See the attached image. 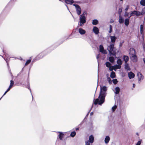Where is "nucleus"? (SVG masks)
<instances>
[{
	"label": "nucleus",
	"instance_id": "nucleus-1",
	"mask_svg": "<svg viewBox=\"0 0 145 145\" xmlns=\"http://www.w3.org/2000/svg\"><path fill=\"white\" fill-rule=\"evenodd\" d=\"M107 90V88L106 86H104L102 87H101L99 96L97 98L93 101V103L95 105H97L98 104L100 105L104 102L105 97L107 94L106 91Z\"/></svg>",
	"mask_w": 145,
	"mask_h": 145
},
{
	"label": "nucleus",
	"instance_id": "nucleus-2",
	"mask_svg": "<svg viewBox=\"0 0 145 145\" xmlns=\"http://www.w3.org/2000/svg\"><path fill=\"white\" fill-rule=\"evenodd\" d=\"M114 44H112L108 46L107 50L109 51V54L110 56L113 55L116 57V51L114 50Z\"/></svg>",
	"mask_w": 145,
	"mask_h": 145
},
{
	"label": "nucleus",
	"instance_id": "nucleus-3",
	"mask_svg": "<svg viewBox=\"0 0 145 145\" xmlns=\"http://www.w3.org/2000/svg\"><path fill=\"white\" fill-rule=\"evenodd\" d=\"M130 54L131 55L130 57L131 60L133 62L137 61V57L135 53V51L133 48L131 49Z\"/></svg>",
	"mask_w": 145,
	"mask_h": 145
},
{
	"label": "nucleus",
	"instance_id": "nucleus-4",
	"mask_svg": "<svg viewBox=\"0 0 145 145\" xmlns=\"http://www.w3.org/2000/svg\"><path fill=\"white\" fill-rule=\"evenodd\" d=\"M80 24H79V25L82 26L86 23V19L85 16L83 14L80 15Z\"/></svg>",
	"mask_w": 145,
	"mask_h": 145
},
{
	"label": "nucleus",
	"instance_id": "nucleus-5",
	"mask_svg": "<svg viewBox=\"0 0 145 145\" xmlns=\"http://www.w3.org/2000/svg\"><path fill=\"white\" fill-rule=\"evenodd\" d=\"M73 5L75 7L78 15H79L81 13V9L79 6L78 5L75 4H73Z\"/></svg>",
	"mask_w": 145,
	"mask_h": 145
},
{
	"label": "nucleus",
	"instance_id": "nucleus-6",
	"mask_svg": "<svg viewBox=\"0 0 145 145\" xmlns=\"http://www.w3.org/2000/svg\"><path fill=\"white\" fill-rule=\"evenodd\" d=\"M142 15V13L138 11H133L131 12V13L130 14V15L129 17V18L134 15H135L137 16H139Z\"/></svg>",
	"mask_w": 145,
	"mask_h": 145
},
{
	"label": "nucleus",
	"instance_id": "nucleus-7",
	"mask_svg": "<svg viewBox=\"0 0 145 145\" xmlns=\"http://www.w3.org/2000/svg\"><path fill=\"white\" fill-rule=\"evenodd\" d=\"M45 52H43L39 54L36 57V59L37 60H39L45 56L44 54Z\"/></svg>",
	"mask_w": 145,
	"mask_h": 145
},
{
	"label": "nucleus",
	"instance_id": "nucleus-8",
	"mask_svg": "<svg viewBox=\"0 0 145 145\" xmlns=\"http://www.w3.org/2000/svg\"><path fill=\"white\" fill-rule=\"evenodd\" d=\"M137 76L138 77V79L139 81L142 80L143 78V76L142 75V74L140 72L137 73Z\"/></svg>",
	"mask_w": 145,
	"mask_h": 145
},
{
	"label": "nucleus",
	"instance_id": "nucleus-9",
	"mask_svg": "<svg viewBox=\"0 0 145 145\" xmlns=\"http://www.w3.org/2000/svg\"><path fill=\"white\" fill-rule=\"evenodd\" d=\"M110 56L109 57V61L111 62V63H113L114 61L115 58L116 57H116H115L114 56Z\"/></svg>",
	"mask_w": 145,
	"mask_h": 145
},
{
	"label": "nucleus",
	"instance_id": "nucleus-10",
	"mask_svg": "<svg viewBox=\"0 0 145 145\" xmlns=\"http://www.w3.org/2000/svg\"><path fill=\"white\" fill-rule=\"evenodd\" d=\"M128 76L129 78L130 79H131L134 77L135 75L132 72H130L128 73Z\"/></svg>",
	"mask_w": 145,
	"mask_h": 145
},
{
	"label": "nucleus",
	"instance_id": "nucleus-11",
	"mask_svg": "<svg viewBox=\"0 0 145 145\" xmlns=\"http://www.w3.org/2000/svg\"><path fill=\"white\" fill-rule=\"evenodd\" d=\"M144 29V28L143 25H140V33L142 35L143 39H144V34L143 32V31Z\"/></svg>",
	"mask_w": 145,
	"mask_h": 145
},
{
	"label": "nucleus",
	"instance_id": "nucleus-12",
	"mask_svg": "<svg viewBox=\"0 0 145 145\" xmlns=\"http://www.w3.org/2000/svg\"><path fill=\"white\" fill-rule=\"evenodd\" d=\"M93 31L96 35L98 34L99 33V29L98 28L95 26L93 27Z\"/></svg>",
	"mask_w": 145,
	"mask_h": 145
},
{
	"label": "nucleus",
	"instance_id": "nucleus-13",
	"mask_svg": "<svg viewBox=\"0 0 145 145\" xmlns=\"http://www.w3.org/2000/svg\"><path fill=\"white\" fill-rule=\"evenodd\" d=\"M78 32L81 35L84 34L86 33V31L82 28H80L78 29Z\"/></svg>",
	"mask_w": 145,
	"mask_h": 145
},
{
	"label": "nucleus",
	"instance_id": "nucleus-14",
	"mask_svg": "<svg viewBox=\"0 0 145 145\" xmlns=\"http://www.w3.org/2000/svg\"><path fill=\"white\" fill-rule=\"evenodd\" d=\"M58 133H59V135L58 136L60 140H62V139L63 138V136L64 135V133H63L61 132H58Z\"/></svg>",
	"mask_w": 145,
	"mask_h": 145
},
{
	"label": "nucleus",
	"instance_id": "nucleus-15",
	"mask_svg": "<svg viewBox=\"0 0 145 145\" xmlns=\"http://www.w3.org/2000/svg\"><path fill=\"white\" fill-rule=\"evenodd\" d=\"M94 137L92 135H91L89 137V140L88 141L91 144L94 142Z\"/></svg>",
	"mask_w": 145,
	"mask_h": 145
},
{
	"label": "nucleus",
	"instance_id": "nucleus-16",
	"mask_svg": "<svg viewBox=\"0 0 145 145\" xmlns=\"http://www.w3.org/2000/svg\"><path fill=\"white\" fill-rule=\"evenodd\" d=\"M0 56H2V57H3L4 59L6 61L7 63V65H8V62L9 60V59L10 58V57H9L8 55L7 54H5V56H6L5 58H4L1 55H0Z\"/></svg>",
	"mask_w": 145,
	"mask_h": 145
},
{
	"label": "nucleus",
	"instance_id": "nucleus-17",
	"mask_svg": "<svg viewBox=\"0 0 145 145\" xmlns=\"http://www.w3.org/2000/svg\"><path fill=\"white\" fill-rule=\"evenodd\" d=\"M110 38L111 42L112 43L115 42L116 39H117L116 37L115 36H110Z\"/></svg>",
	"mask_w": 145,
	"mask_h": 145
},
{
	"label": "nucleus",
	"instance_id": "nucleus-18",
	"mask_svg": "<svg viewBox=\"0 0 145 145\" xmlns=\"http://www.w3.org/2000/svg\"><path fill=\"white\" fill-rule=\"evenodd\" d=\"M110 138L108 136H106L105 139V142L106 144H108L110 140Z\"/></svg>",
	"mask_w": 145,
	"mask_h": 145
},
{
	"label": "nucleus",
	"instance_id": "nucleus-19",
	"mask_svg": "<svg viewBox=\"0 0 145 145\" xmlns=\"http://www.w3.org/2000/svg\"><path fill=\"white\" fill-rule=\"evenodd\" d=\"M123 59L125 63H127L129 59V57L128 56L124 55L123 56Z\"/></svg>",
	"mask_w": 145,
	"mask_h": 145
},
{
	"label": "nucleus",
	"instance_id": "nucleus-20",
	"mask_svg": "<svg viewBox=\"0 0 145 145\" xmlns=\"http://www.w3.org/2000/svg\"><path fill=\"white\" fill-rule=\"evenodd\" d=\"M65 1L67 4H72L74 2L73 0H65Z\"/></svg>",
	"mask_w": 145,
	"mask_h": 145
},
{
	"label": "nucleus",
	"instance_id": "nucleus-21",
	"mask_svg": "<svg viewBox=\"0 0 145 145\" xmlns=\"http://www.w3.org/2000/svg\"><path fill=\"white\" fill-rule=\"evenodd\" d=\"M129 18H126L125 20V24L127 26L129 24Z\"/></svg>",
	"mask_w": 145,
	"mask_h": 145
},
{
	"label": "nucleus",
	"instance_id": "nucleus-22",
	"mask_svg": "<svg viewBox=\"0 0 145 145\" xmlns=\"http://www.w3.org/2000/svg\"><path fill=\"white\" fill-rule=\"evenodd\" d=\"M115 93L116 94H118L120 91V88L118 87H116L115 88Z\"/></svg>",
	"mask_w": 145,
	"mask_h": 145
},
{
	"label": "nucleus",
	"instance_id": "nucleus-23",
	"mask_svg": "<svg viewBox=\"0 0 145 145\" xmlns=\"http://www.w3.org/2000/svg\"><path fill=\"white\" fill-rule=\"evenodd\" d=\"M116 75L115 72L114 71H112L110 74V77L112 78H114L115 77Z\"/></svg>",
	"mask_w": 145,
	"mask_h": 145
},
{
	"label": "nucleus",
	"instance_id": "nucleus-24",
	"mask_svg": "<svg viewBox=\"0 0 145 145\" xmlns=\"http://www.w3.org/2000/svg\"><path fill=\"white\" fill-rule=\"evenodd\" d=\"M119 22L120 24H122L124 22V19L121 17V15L119 16Z\"/></svg>",
	"mask_w": 145,
	"mask_h": 145
},
{
	"label": "nucleus",
	"instance_id": "nucleus-25",
	"mask_svg": "<svg viewBox=\"0 0 145 145\" xmlns=\"http://www.w3.org/2000/svg\"><path fill=\"white\" fill-rule=\"evenodd\" d=\"M125 68L127 71L130 70V68L127 64H126L125 65Z\"/></svg>",
	"mask_w": 145,
	"mask_h": 145
},
{
	"label": "nucleus",
	"instance_id": "nucleus-26",
	"mask_svg": "<svg viewBox=\"0 0 145 145\" xmlns=\"http://www.w3.org/2000/svg\"><path fill=\"white\" fill-rule=\"evenodd\" d=\"M98 23V21L96 19H95L93 20L92 24L96 25Z\"/></svg>",
	"mask_w": 145,
	"mask_h": 145
},
{
	"label": "nucleus",
	"instance_id": "nucleus-27",
	"mask_svg": "<svg viewBox=\"0 0 145 145\" xmlns=\"http://www.w3.org/2000/svg\"><path fill=\"white\" fill-rule=\"evenodd\" d=\"M117 63L118 65L121 66L122 64V62L120 59H118L117 61Z\"/></svg>",
	"mask_w": 145,
	"mask_h": 145
},
{
	"label": "nucleus",
	"instance_id": "nucleus-28",
	"mask_svg": "<svg viewBox=\"0 0 145 145\" xmlns=\"http://www.w3.org/2000/svg\"><path fill=\"white\" fill-rule=\"evenodd\" d=\"M121 67V66L119 65H116L114 66V68L116 69H120Z\"/></svg>",
	"mask_w": 145,
	"mask_h": 145
},
{
	"label": "nucleus",
	"instance_id": "nucleus-29",
	"mask_svg": "<svg viewBox=\"0 0 145 145\" xmlns=\"http://www.w3.org/2000/svg\"><path fill=\"white\" fill-rule=\"evenodd\" d=\"M105 65L106 67H109L111 65V64L109 62H106L105 63Z\"/></svg>",
	"mask_w": 145,
	"mask_h": 145
},
{
	"label": "nucleus",
	"instance_id": "nucleus-30",
	"mask_svg": "<svg viewBox=\"0 0 145 145\" xmlns=\"http://www.w3.org/2000/svg\"><path fill=\"white\" fill-rule=\"evenodd\" d=\"M140 4L143 6H145V0H141L140 1Z\"/></svg>",
	"mask_w": 145,
	"mask_h": 145
},
{
	"label": "nucleus",
	"instance_id": "nucleus-31",
	"mask_svg": "<svg viewBox=\"0 0 145 145\" xmlns=\"http://www.w3.org/2000/svg\"><path fill=\"white\" fill-rule=\"evenodd\" d=\"M76 132L75 131H73L71 132L70 134V136L72 137H74L76 135Z\"/></svg>",
	"mask_w": 145,
	"mask_h": 145
},
{
	"label": "nucleus",
	"instance_id": "nucleus-32",
	"mask_svg": "<svg viewBox=\"0 0 145 145\" xmlns=\"http://www.w3.org/2000/svg\"><path fill=\"white\" fill-rule=\"evenodd\" d=\"M10 82V83L9 87L12 88L14 84V82L12 80H11Z\"/></svg>",
	"mask_w": 145,
	"mask_h": 145
},
{
	"label": "nucleus",
	"instance_id": "nucleus-33",
	"mask_svg": "<svg viewBox=\"0 0 145 145\" xmlns=\"http://www.w3.org/2000/svg\"><path fill=\"white\" fill-rule=\"evenodd\" d=\"M99 51L101 52L102 51H103L104 49V47L103 45H101L99 46Z\"/></svg>",
	"mask_w": 145,
	"mask_h": 145
},
{
	"label": "nucleus",
	"instance_id": "nucleus-34",
	"mask_svg": "<svg viewBox=\"0 0 145 145\" xmlns=\"http://www.w3.org/2000/svg\"><path fill=\"white\" fill-rule=\"evenodd\" d=\"M31 59H29L28 60H27L26 62L25 63V65H28L29 64L30 62H31Z\"/></svg>",
	"mask_w": 145,
	"mask_h": 145
},
{
	"label": "nucleus",
	"instance_id": "nucleus-35",
	"mask_svg": "<svg viewBox=\"0 0 145 145\" xmlns=\"http://www.w3.org/2000/svg\"><path fill=\"white\" fill-rule=\"evenodd\" d=\"M112 82L114 84H116L118 82L117 79H113L112 80Z\"/></svg>",
	"mask_w": 145,
	"mask_h": 145
},
{
	"label": "nucleus",
	"instance_id": "nucleus-36",
	"mask_svg": "<svg viewBox=\"0 0 145 145\" xmlns=\"http://www.w3.org/2000/svg\"><path fill=\"white\" fill-rule=\"evenodd\" d=\"M117 107V106L116 105H115L114 106H113L112 108V110L113 111V112H114L115 111L116 109V108Z\"/></svg>",
	"mask_w": 145,
	"mask_h": 145
},
{
	"label": "nucleus",
	"instance_id": "nucleus-37",
	"mask_svg": "<svg viewBox=\"0 0 145 145\" xmlns=\"http://www.w3.org/2000/svg\"><path fill=\"white\" fill-rule=\"evenodd\" d=\"M101 52L104 54H107V52L106 50L104 49L103 51H102Z\"/></svg>",
	"mask_w": 145,
	"mask_h": 145
},
{
	"label": "nucleus",
	"instance_id": "nucleus-38",
	"mask_svg": "<svg viewBox=\"0 0 145 145\" xmlns=\"http://www.w3.org/2000/svg\"><path fill=\"white\" fill-rule=\"evenodd\" d=\"M107 80L110 84L112 83V80L111 78L109 77H108L107 78Z\"/></svg>",
	"mask_w": 145,
	"mask_h": 145
},
{
	"label": "nucleus",
	"instance_id": "nucleus-39",
	"mask_svg": "<svg viewBox=\"0 0 145 145\" xmlns=\"http://www.w3.org/2000/svg\"><path fill=\"white\" fill-rule=\"evenodd\" d=\"M110 27V30L109 31V33H111L112 31V25H110L109 26Z\"/></svg>",
	"mask_w": 145,
	"mask_h": 145
},
{
	"label": "nucleus",
	"instance_id": "nucleus-40",
	"mask_svg": "<svg viewBox=\"0 0 145 145\" xmlns=\"http://www.w3.org/2000/svg\"><path fill=\"white\" fill-rule=\"evenodd\" d=\"M124 16H127L128 17V18H129V13L127 12H125V13Z\"/></svg>",
	"mask_w": 145,
	"mask_h": 145
},
{
	"label": "nucleus",
	"instance_id": "nucleus-41",
	"mask_svg": "<svg viewBox=\"0 0 145 145\" xmlns=\"http://www.w3.org/2000/svg\"><path fill=\"white\" fill-rule=\"evenodd\" d=\"M114 66H110L109 67V69L110 71H112L114 69Z\"/></svg>",
	"mask_w": 145,
	"mask_h": 145
},
{
	"label": "nucleus",
	"instance_id": "nucleus-42",
	"mask_svg": "<svg viewBox=\"0 0 145 145\" xmlns=\"http://www.w3.org/2000/svg\"><path fill=\"white\" fill-rule=\"evenodd\" d=\"M142 140H139L135 145H140L141 143Z\"/></svg>",
	"mask_w": 145,
	"mask_h": 145
},
{
	"label": "nucleus",
	"instance_id": "nucleus-43",
	"mask_svg": "<svg viewBox=\"0 0 145 145\" xmlns=\"http://www.w3.org/2000/svg\"><path fill=\"white\" fill-rule=\"evenodd\" d=\"M90 143L88 140L86 141L85 142V145H90Z\"/></svg>",
	"mask_w": 145,
	"mask_h": 145
},
{
	"label": "nucleus",
	"instance_id": "nucleus-44",
	"mask_svg": "<svg viewBox=\"0 0 145 145\" xmlns=\"http://www.w3.org/2000/svg\"><path fill=\"white\" fill-rule=\"evenodd\" d=\"M121 12H122V9L121 8H119V10H118V13L119 14L120 16L121 15Z\"/></svg>",
	"mask_w": 145,
	"mask_h": 145
},
{
	"label": "nucleus",
	"instance_id": "nucleus-45",
	"mask_svg": "<svg viewBox=\"0 0 145 145\" xmlns=\"http://www.w3.org/2000/svg\"><path fill=\"white\" fill-rule=\"evenodd\" d=\"M129 8V6L127 5V6L126 7V8L125 9V10L126 11L128 10Z\"/></svg>",
	"mask_w": 145,
	"mask_h": 145
},
{
	"label": "nucleus",
	"instance_id": "nucleus-46",
	"mask_svg": "<svg viewBox=\"0 0 145 145\" xmlns=\"http://www.w3.org/2000/svg\"><path fill=\"white\" fill-rule=\"evenodd\" d=\"M7 92L6 91L4 93V94L3 96L1 97V98L0 99V100L1 99V98H2V97H3V96L4 95H5L7 93Z\"/></svg>",
	"mask_w": 145,
	"mask_h": 145
},
{
	"label": "nucleus",
	"instance_id": "nucleus-47",
	"mask_svg": "<svg viewBox=\"0 0 145 145\" xmlns=\"http://www.w3.org/2000/svg\"><path fill=\"white\" fill-rule=\"evenodd\" d=\"M11 88L10 87H9V88H8L6 90V91L8 92L10 90V89Z\"/></svg>",
	"mask_w": 145,
	"mask_h": 145
},
{
	"label": "nucleus",
	"instance_id": "nucleus-48",
	"mask_svg": "<svg viewBox=\"0 0 145 145\" xmlns=\"http://www.w3.org/2000/svg\"><path fill=\"white\" fill-rule=\"evenodd\" d=\"M99 54H98V55L97 56V59H98L99 58Z\"/></svg>",
	"mask_w": 145,
	"mask_h": 145
},
{
	"label": "nucleus",
	"instance_id": "nucleus-49",
	"mask_svg": "<svg viewBox=\"0 0 145 145\" xmlns=\"http://www.w3.org/2000/svg\"><path fill=\"white\" fill-rule=\"evenodd\" d=\"M91 110H89V112H88V113L86 115V117H87V116H88L89 114V113L90 111Z\"/></svg>",
	"mask_w": 145,
	"mask_h": 145
},
{
	"label": "nucleus",
	"instance_id": "nucleus-50",
	"mask_svg": "<svg viewBox=\"0 0 145 145\" xmlns=\"http://www.w3.org/2000/svg\"><path fill=\"white\" fill-rule=\"evenodd\" d=\"M93 112H91L90 114L91 116H92V115H93Z\"/></svg>",
	"mask_w": 145,
	"mask_h": 145
},
{
	"label": "nucleus",
	"instance_id": "nucleus-51",
	"mask_svg": "<svg viewBox=\"0 0 145 145\" xmlns=\"http://www.w3.org/2000/svg\"><path fill=\"white\" fill-rule=\"evenodd\" d=\"M135 85L134 84H133V88H135Z\"/></svg>",
	"mask_w": 145,
	"mask_h": 145
},
{
	"label": "nucleus",
	"instance_id": "nucleus-52",
	"mask_svg": "<svg viewBox=\"0 0 145 145\" xmlns=\"http://www.w3.org/2000/svg\"><path fill=\"white\" fill-rule=\"evenodd\" d=\"M143 61H144V63L145 64V58H143Z\"/></svg>",
	"mask_w": 145,
	"mask_h": 145
},
{
	"label": "nucleus",
	"instance_id": "nucleus-53",
	"mask_svg": "<svg viewBox=\"0 0 145 145\" xmlns=\"http://www.w3.org/2000/svg\"><path fill=\"white\" fill-rule=\"evenodd\" d=\"M79 129V128H78H78H76V131L78 130Z\"/></svg>",
	"mask_w": 145,
	"mask_h": 145
},
{
	"label": "nucleus",
	"instance_id": "nucleus-54",
	"mask_svg": "<svg viewBox=\"0 0 145 145\" xmlns=\"http://www.w3.org/2000/svg\"><path fill=\"white\" fill-rule=\"evenodd\" d=\"M86 14V13L85 12H83V14H82L83 15H84L85 14Z\"/></svg>",
	"mask_w": 145,
	"mask_h": 145
},
{
	"label": "nucleus",
	"instance_id": "nucleus-55",
	"mask_svg": "<svg viewBox=\"0 0 145 145\" xmlns=\"http://www.w3.org/2000/svg\"><path fill=\"white\" fill-rule=\"evenodd\" d=\"M120 46H122L121 43H120Z\"/></svg>",
	"mask_w": 145,
	"mask_h": 145
},
{
	"label": "nucleus",
	"instance_id": "nucleus-56",
	"mask_svg": "<svg viewBox=\"0 0 145 145\" xmlns=\"http://www.w3.org/2000/svg\"><path fill=\"white\" fill-rule=\"evenodd\" d=\"M28 89L30 90V91H31V89L29 87Z\"/></svg>",
	"mask_w": 145,
	"mask_h": 145
},
{
	"label": "nucleus",
	"instance_id": "nucleus-57",
	"mask_svg": "<svg viewBox=\"0 0 145 145\" xmlns=\"http://www.w3.org/2000/svg\"><path fill=\"white\" fill-rule=\"evenodd\" d=\"M3 52L4 53V54H5V52H4V51L3 50Z\"/></svg>",
	"mask_w": 145,
	"mask_h": 145
},
{
	"label": "nucleus",
	"instance_id": "nucleus-58",
	"mask_svg": "<svg viewBox=\"0 0 145 145\" xmlns=\"http://www.w3.org/2000/svg\"><path fill=\"white\" fill-rule=\"evenodd\" d=\"M98 79H99V74L98 75Z\"/></svg>",
	"mask_w": 145,
	"mask_h": 145
},
{
	"label": "nucleus",
	"instance_id": "nucleus-59",
	"mask_svg": "<svg viewBox=\"0 0 145 145\" xmlns=\"http://www.w3.org/2000/svg\"><path fill=\"white\" fill-rule=\"evenodd\" d=\"M23 69H24V68H23L22 69V70H23Z\"/></svg>",
	"mask_w": 145,
	"mask_h": 145
},
{
	"label": "nucleus",
	"instance_id": "nucleus-60",
	"mask_svg": "<svg viewBox=\"0 0 145 145\" xmlns=\"http://www.w3.org/2000/svg\"><path fill=\"white\" fill-rule=\"evenodd\" d=\"M92 107H93V106H92ZM92 108V107H91V109H90V110H91V108Z\"/></svg>",
	"mask_w": 145,
	"mask_h": 145
},
{
	"label": "nucleus",
	"instance_id": "nucleus-61",
	"mask_svg": "<svg viewBox=\"0 0 145 145\" xmlns=\"http://www.w3.org/2000/svg\"><path fill=\"white\" fill-rule=\"evenodd\" d=\"M121 1H123V0H120Z\"/></svg>",
	"mask_w": 145,
	"mask_h": 145
},
{
	"label": "nucleus",
	"instance_id": "nucleus-62",
	"mask_svg": "<svg viewBox=\"0 0 145 145\" xmlns=\"http://www.w3.org/2000/svg\"><path fill=\"white\" fill-rule=\"evenodd\" d=\"M66 7H67V8H68L67 6H66Z\"/></svg>",
	"mask_w": 145,
	"mask_h": 145
}]
</instances>
